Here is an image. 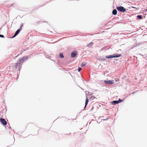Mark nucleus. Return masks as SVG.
I'll list each match as a JSON object with an SVG mask.
<instances>
[{
  "label": "nucleus",
  "mask_w": 147,
  "mask_h": 147,
  "mask_svg": "<svg viewBox=\"0 0 147 147\" xmlns=\"http://www.w3.org/2000/svg\"><path fill=\"white\" fill-rule=\"evenodd\" d=\"M112 13L114 15H116L117 14V10L116 9H114Z\"/></svg>",
  "instance_id": "nucleus-9"
},
{
  "label": "nucleus",
  "mask_w": 147,
  "mask_h": 147,
  "mask_svg": "<svg viewBox=\"0 0 147 147\" xmlns=\"http://www.w3.org/2000/svg\"><path fill=\"white\" fill-rule=\"evenodd\" d=\"M23 26V24H22V25L20 26V28L19 29L20 30V31L22 29V28Z\"/></svg>",
  "instance_id": "nucleus-16"
},
{
  "label": "nucleus",
  "mask_w": 147,
  "mask_h": 147,
  "mask_svg": "<svg viewBox=\"0 0 147 147\" xmlns=\"http://www.w3.org/2000/svg\"><path fill=\"white\" fill-rule=\"evenodd\" d=\"M77 54V52L76 51H74L72 52L71 54V56L72 58L75 57Z\"/></svg>",
  "instance_id": "nucleus-6"
},
{
  "label": "nucleus",
  "mask_w": 147,
  "mask_h": 147,
  "mask_svg": "<svg viewBox=\"0 0 147 147\" xmlns=\"http://www.w3.org/2000/svg\"><path fill=\"white\" fill-rule=\"evenodd\" d=\"M94 43L92 42H91L88 45V46L89 47H90V46H92V45H93Z\"/></svg>",
  "instance_id": "nucleus-11"
},
{
  "label": "nucleus",
  "mask_w": 147,
  "mask_h": 147,
  "mask_svg": "<svg viewBox=\"0 0 147 147\" xmlns=\"http://www.w3.org/2000/svg\"><path fill=\"white\" fill-rule=\"evenodd\" d=\"M20 32V29H18V30L16 32L15 34H14V35L12 37V38H13L15 36H16Z\"/></svg>",
  "instance_id": "nucleus-7"
},
{
  "label": "nucleus",
  "mask_w": 147,
  "mask_h": 147,
  "mask_svg": "<svg viewBox=\"0 0 147 147\" xmlns=\"http://www.w3.org/2000/svg\"><path fill=\"white\" fill-rule=\"evenodd\" d=\"M120 102H121V101H119L115 100L112 102L111 103L112 104L115 105L116 104H118Z\"/></svg>",
  "instance_id": "nucleus-8"
},
{
  "label": "nucleus",
  "mask_w": 147,
  "mask_h": 147,
  "mask_svg": "<svg viewBox=\"0 0 147 147\" xmlns=\"http://www.w3.org/2000/svg\"><path fill=\"white\" fill-rule=\"evenodd\" d=\"M115 80L116 82H118L120 81V79L119 78H117L115 79Z\"/></svg>",
  "instance_id": "nucleus-15"
},
{
  "label": "nucleus",
  "mask_w": 147,
  "mask_h": 147,
  "mask_svg": "<svg viewBox=\"0 0 147 147\" xmlns=\"http://www.w3.org/2000/svg\"><path fill=\"white\" fill-rule=\"evenodd\" d=\"M86 65V63H82L81 64V66L82 67L85 65Z\"/></svg>",
  "instance_id": "nucleus-13"
},
{
  "label": "nucleus",
  "mask_w": 147,
  "mask_h": 147,
  "mask_svg": "<svg viewBox=\"0 0 147 147\" xmlns=\"http://www.w3.org/2000/svg\"><path fill=\"white\" fill-rule=\"evenodd\" d=\"M0 122L4 125H6L7 124V122L3 118L0 119Z\"/></svg>",
  "instance_id": "nucleus-5"
},
{
  "label": "nucleus",
  "mask_w": 147,
  "mask_h": 147,
  "mask_svg": "<svg viewBox=\"0 0 147 147\" xmlns=\"http://www.w3.org/2000/svg\"><path fill=\"white\" fill-rule=\"evenodd\" d=\"M81 69H82V68L81 67H79L78 68V71H80L81 70Z\"/></svg>",
  "instance_id": "nucleus-17"
},
{
  "label": "nucleus",
  "mask_w": 147,
  "mask_h": 147,
  "mask_svg": "<svg viewBox=\"0 0 147 147\" xmlns=\"http://www.w3.org/2000/svg\"><path fill=\"white\" fill-rule=\"evenodd\" d=\"M0 37L2 38H3L4 37V36L3 35H2L0 34Z\"/></svg>",
  "instance_id": "nucleus-18"
},
{
  "label": "nucleus",
  "mask_w": 147,
  "mask_h": 147,
  "mask_svg": "<svg viewBox=\"0 0 147 147\" xmlns=\"http://www.w3.org/2000/svg\"><path fill=\"white\" fill-rule=\"evenodd\" d=\"M104 82L105 84H113L114 82L113 81H112L110 80H104Z\"/></svg>",
  "instance_id": "nucleus-4"
},
{
  "label": "nucleus",
  "mask_w": 147,
  "mask_h": 147,
  "mask_svg": "<svg viewBox=\"0 0 147 147\" xmlns=\"http://www.w3.org/2000/svg\"><path fill=\"white\" fill-rule=\"evenodd\" d=\"M121 56V54H114L113 55H108L106 56V58H112L119 57Z\"/></svg>",
  "instance_id": "nucleus-2"
},
{
  "label": "nucleus",
  "mask_w": 147,
  "mask_h": 147,
  "mask_svg": "<svg viewBox=\"0 0 147 147\" xmlns=\"http://www.w3.org/2000/svg\"><path fill=\"white\" fill-rule=\"evenodd\" d=\"M26 59V58L25 57H23L22 58V59L19 60L18 62L16 63L15 66V68L17 69L18 71H20V69L21 67V65L24 62V60Z\"/></svg>",
  "instance_id": "nucleus-1"
},
{
  "label": "nucleus",
  "mask_w": 147,
  "mask_h": 147,
  "mask_svg": "<svg viewBox=\"0 0 147 147\" xmlns=\"http://www.w3.org/2000/svg\"><path fill=\"white\" fill-rule=\"evenodd\" d=\"M131 7L132 8H136L134 7Z\"/></svg>",
  "instance_id": "nucleus-20"
},
{
  "label": "nucleus",
  "mask_w": 147,
  "mask_h": 147,
  "mask_svg": "<svg viewBox=\"0 0 147 147\" xmlns=\"http://www.w3.org/2000/svg\"><path fill=\"white\" fill-rule=\"evenodd\" d=\"M118 101H121V102L122 101V100H121L120 99H119Z\"/></svg>",
  "instance_id": "nucleus-19"
},
{
  "label": "nucleus",
  "mask_w": 147,
  "mask_h": 147,
  "mask_svg": "<svg viewBox=\"0 0 147 147\" xmlns=\"http://www.w3.org/2000/svg\"><path fill=\"white\" fill-rule=\"evenodd\" d=\"M59 56L60 57H61V58H63L64 57V56L63 54L62 53H61L60 54Z\"/></svg>",
  "instance_id": "nucleus-14"
},
{
  "label": "nucleus",
  "mask_w": 147,
  "mask_h": 147,
  "mask_svg": "<svg viewBox=\"0 0 147 147\" xmlns=\"http://www.w3.org/2000/svg\"><path fill=\"white\" fill-rule=\"evenodd\" d=\"M137 17L140 19H141L142 18V16L140 15H138Z\"/></svg>",
  "instance_id": "nucleus-12"
},
{
  "label": "nucleus",
  "mask_w": 147,
  "mask_h": 147,
  "mask_svg": "<svg viewBox=\"0 0 147 147\" xmlns=\"http://www.w3.org/2000/svg\"><path fill=\"white\" fill-rule=\"evenodd\" d=\"M117 9L119 11L121 12H125L126 11V9L123 7L117 6L116 7Z\"/></svg>",
  "instance_id": "nucleus-3"
},
{
  "label": "nucleus",
  "mask_w": 147,
  "mask_h": 147,
  "mask_svg": "<svg viewBox=\"0 0 147 147\" xmlns=\"http://www.w3.org/2000/svg\"><path fill=\"white\" fill-rule=\"evenodd\" d=\"M88 99L87 97H86V102H85V106L84 108H85L87 105L88 103Z\"/></svg>",
  "instance_id": "nucleus-10"
}]
</instances>
